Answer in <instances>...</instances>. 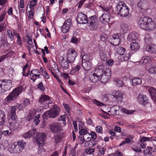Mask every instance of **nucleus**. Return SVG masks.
I'll list each match as a JSON object with an SVG mask.
<instances>
[{
	"label": "nucleus",
	"instance_id": "nucleus-1",
	"mask_svg": "<svg viewBox=\"0 0 156 156\" xmlns=\"http://www.w3.org/2000/svg\"><path fill=\"white\" fill-rule=\"evenodd\" d=\"M117 14L121 17H124L129 14V8L123 1H120L116 6Z\"/></svg>",
	"mask_w": 156,
	"mask_h": 156
},
{
	"label": "nucleus",
	"instance_id": "nucleus-2",
	"mask_svg": "<svg viewBox=\"0 0 156 156\" xmlns=\"http://www.w3.org/2000/svg\"><path fill=\"white\" fill-rule=\"evenodd\" d=\"M23 89L24 88L22 86L15 88L7 96L5 100L8 102L15 100Z\"/></svg>",
	"mask_w": 156,
	"mask_h": 156
},
{
	"label": "nucleus",
	"instance_id": "nucleus-3",
	"mask_svg": "<svg viewBox=\"0 0 156 156\" xmlns=\"http://www.w3.org/2000/svg\"><path fill=\"white\" fill-rule=\"evenodd\" d=\"M12 85V82L10 80H7L6 82L5 80H0V93H4L10 90Z\"/></svg>",
	"mask_w": 156,
	"mask_h": 156
},
{
	"label": "nucleus",
	"instance_id": "nucleus-4",
	"mask_svg": "<svg viewBox=\"0 0 156 156\" xmlns=\"http://www.w3.org/2000/svg\"><path fill=\"white\" fill-rule=\"evenodd\" d=\"M60 109L58 107L55 105L52 109L46 112L45 115L46 116L48 115L50 118H55L58 115Z\"/></svg>",
	"mask_w": 156,
	"mask_h": 156
},
{
	"label": "nucleus",
	"instance_id": "nucleus-5",
	"mask_svg": "<svg viewBox=\"0 0 156 156\" xmlns=\"http://www.w3.org/2000/svg\"><path fill=\"white\" fill-rule=\"evenodd\" d=\"M25 106L23 104L18 105L16 106H12L11 114V116L12 119L15 122V120L17 118V116L16 114V111L17 109L18 108L19 110H20L24 108Z\"/></svg>",
	"mask_w": 156,
	"mask_h": 156
},
{
	"label": "nucleus",
	"instance_id": "nucleus-6",
	"mask_svg": "<svg viewBox=\"0 0 156 156\" xmlns=\"http://www.w3.org/2000/svg\"><path fill=\"white\" fill-rule=\"evenodd\" d=\"M46 136L44 133H37L36 136L35 138V140L37 143L39 147L40 148V146L41 145L42 146H43L44 143L43 142L45 140Z\"/></svg>",
	"mask_w": 156,
	"mask_h": 156
},
{
	"label": "nucleus",
	"instance_id": "nucleus-7",
	"mask_svg": "<svg viewBox=\"0 0 156 156\" xmlns=\"http://www.w3.org/2000/svg\"><path fill=\"white\" fill-rule=\"evenodd\" d=\"M49 127L52 133L56 134L61 131V124L60 123L53 122L49 125Z\"/></svg>",
	"mask_w": 156,
	"mask_h": 156
},
{
	"label": "nucleus",
	"instance_id": "nucleus-8",
	"mask_svg": "<svg viewBox=\"0 0 156 156\" xmlns=\"http://www.w3.org/2000/svg\"><path fill=\"white\" fill-rule=\"evenodd\" d=\"M88 22H89L88 26L92 30H96L98 27V20L95 16H93L90 17Z\"/></svg>",
	"mask_w": 156,
	"mask_h": 156
},
{
	"label": "nucleus",
	"instance_id": "nucleus-9",
	"mask_svg": "<svg viewBox=\"0 0 156 156\" xmlns=\"http://www.w3.org/2000/svg\"><path fill=\"white\" fill-rule=\"evenodd\" d=\"M77 55V52L74 49H70L67 54V60L69 63H72L74 61Z\"/></svg>",
	"mask_w": 156,
	"mask_h": 156
},
{
	"label": "nucleus",
	"instance_id": "nucleus-10",
	"mask_svg": "<svg viewBox=\"0 0 156 156\" xmlns=\"http://www.w3.org/2000/svg\"><path fill=\"white\" fill-rule=\"evenodd\" d=\"M76 20L79 24H86L88 22L87 16L82 12H79L76 17Z\"/></svg>",
	"mask_w": 156,
	"mask_h": 156
},
{
	"label": "nucleus",
	"instance_id": "nucleus-11",
	"mask_svg": "<svg viewBox=\"0 0 156 156\" xmlns=\"http://www.w3.org/2000/svg\"><path fill=\"white\" fill-rule=\"evenodd\" d=\"M113 99L117 103H120L123 98V94L119 90L115 91L112 93Z\"/></svg>",
	"mask_w": 156,
	"mask_h": 156
},
{
	"label": "nucleus",
	"instance_id": "nucleus-12",
	"mask_svg": "<svg viewBox=\"0 0 156 156\" xmlns=\"http://www.w3.org/2000/svg\"><path fill=\"white\" fill-rule=\"evenodd\" d=\"M150 18L144 16H143L139 19L138 22L139 27L142 29H145V26L147 23H148V20Z\"/></svg>",
	"mask_w": 156,
	"mask_h": 156
},
{
	"label": "nucleus",
	"instance_id": "nucleus-13",
	"mask_svg": "<svg viewBox=\"0 0 156 156\" xmlns=\"http://www.w3.org/2000/svg\"><path fill=\"white\" fill-rule=\"evenodd\" d=\"M71 23L70 19H68L65 21L61 27L62 31L63 33H66L69 31Z\"/></svg>",
	"mask_w": 156,
	"mask_h": 156
},
{
	"label": "nucleus",
	"instance_id": "nucleus-14",
	"mask_svg": "<svg viewBox=\"0 0 156 156\" xmlns=\"http://www.w3.org/2000/svg\"><path fill=\"white\" fill-rule=\"evenodd\" d=\"M8 151L11 153L16 154L20 153L22 151L20 147L16 143L12 144L11 146L8 148Z\"/></svg>",
	"mask_w": 156,
	"mask_h": 156
},
{
	"label": "nucleus",
	"instance_id": "nucleus-15",
	"mask_svg": "<svg viewBox=\"0 0 156 156\" xmlns=\"http://www.w3.org/2000/svg\"><path fill=\"white\" fill-rule=\"evenodd\" d=\"M145 27V29H144V30L147 31L154 30L155 28V24L150 18V19L149 20L148 23H147Z\"/></svg>",
	"mask_w": 156,
	"mask_h": 156
},
{
	"label": "nucleus",
	"instance_id": "nucleus-16",
	"mask_svg": "<svg viewBox=\"0 0 156 156\" xmlns=\"http://www.w3.org/2000/svg\"><path fill=\"white\" fill-rule=\"evenodd\" d=\"M137 99L140 104L144 106L148 103V99L146 95H140L138 97Z\"/></svg>",
	"mask_w": 156,
	"mask_h": 156
},
{
	"label": "nucleus",
	"instance_id": "nucleus-17",
	"mask_svg": "<svg viewBox=\"0 0 156 156\" xmlns=\"http://www.w3.org/2000/svg\"><path fill=\"white\" fill-rule=\"evenodd\" d=\"M119 35L118 34H114L111 37L110 39L113 43V44L116 45L119 44L120 42Z\"/></svg>",
	"mask_w": 156,
	"mask_h": 156
},
{
	"label": "nucleus",
	"instance_id": "nucleus-18",
	"mask_svg": "<svg viewBox=\"0 0 156 156\" xmlns=\"http://www.w3.org/2000/svg\"><path fill=\"white\" fill-rule=\"evenodd\" d=\"M105 69L104 65H100L95 69L94 70V73L95 74H96V75L100 77L101 75L103 73Z\"/></svg>",
	"mask_w": 156,
	"mask_h": 156
},
{
	"label": "nucleus",
	"instance_id": "nucleus-19",
	"mask_svg": "<svg viewBox=\"0 0 156 156\" xmlns=\"http://www.w3.org/2000/svg\"><path fill=\"white\" fill-rule=\"evenodd\" d=\"M138 7L141 9H147L148 8V3L147 0H140L138 3Z\"/></svg>",
	"mask_w": 156,
	"mask_h": 156
},
{
	"label": "nucleus",
	"instance_id": "nucleus-20",
	"mask_svg": "<svg viewBox=\"0 0 156 156\" xmlns=\"http://www.w3.org/2000/svg\"><path fill=\"white\" fill-rule=\"evenodd\" d=\"M138 34L135 32L130 33L127 37L128 41L130 42L136 41L138 37Z\"/></svg>",
	"mask_w": 156,
	"mask_h": 156
},
{
	"label": "nucleus",
	"instance_id": "nucleus-21",
	"mask_svg": "<svg viewBox=\"0 0 156 156\" xmlns=\"http://www.w3.org/2000/svg\"><path fill=\"white\" fill-rule=\"evenodd\" d=\"M110 13H104L100 17V20L102 22H105V23H108L110 21Z\"/></svg>",
	"mask_w": 156,
	"mask_h": 156
},
{
	"label": "nucleus",
	"instance_id": "nucleus-22",
	"mask_svg": "<svg viewBox=\"0 0 156 156\" xmlns=\"http://www.w3.org/2000/svg\"><path fill=\"white\" fill-rule=\"evenodd\" d=\"M148 91L152 99L156 101V90L154 87H150L148 89Z\"/></svg>",
	"mask_w": 156,
	"mask_h": 156
},
{
	"label": "nucleus",
	"instance_id": "nucleus-23",
	"mask_svg": "<svg viewBox=\"0 0 156 156\" xmlns=\"http://www.w3.org/2000/svg\"><path fill=\"white\" fill-rule=\"evenodd\" d=\"M146 51L154 54H156V45L152 44L151 46H147L146 48Z\"/></svg>",
	"mask_w": 156,
	"mask_h": 156
},
{
	"label": "nucleus",
	"instance_id": "nucleus-24",
	"mask_svg": "<svg viewBox=\"0 0 156 156\" xmlns=\"http://www.w3.org/2000/svg\"><path fill=\"white\" fill-rule=\"evenodd\" d=\"M100 78V77L96 75V74H95L94 73L90 74L89 76V79L92 83L96 82Z\"/></svg>",
	"mask_w": 156,
	"mask_h": 156
},
{
	"label": "nucleus",
	"instance_id": "nucleus-25",
	"mask_svg": "<svg viewBox=\"0 0 156 156\" xmlns=\"http://www.w3.org/2000/svg\"><path fill=\"white\" fill-rule=\"evenodd\" d=\"M83 138L85 139L86 141L87 142H89L88 144H90V143H92V146H94L96 144L94 140H93V142L92 141H90V140L91 139V137H90V135L88 133L85 134V135L83 136Z\"/></svg>",
	"mask_w": 156,
	"mask_h": 156
},
{
	"label": "nucleus",
	"instance_id": "nucleus-26",
	"mask_svg": "<svg viewBox=\"0 0 156 156\" xmlns=\"http://www.w3.org/2000/svg\"><path fill=\"white\" fill-rule=\"evenodd\" d=\"M142 80L140 78H135L131 80L133 86H136L142 83Z\"/></svg>",
	"mask_w": 156,
	"mask_h": 156
},
{
	"label": "nucleus",
	"instance_id": "nucleus-27",
	"mask_svg": "<svg viewBox=\"0 0 156 156\" xmlns=\"http://www.w3.org/2000/svg\"><path fill=\"white\" fill-rule=\"evenodd\" d=\"M5 119V112L0 110V126L4 124Z\"/></svg>",
	"mask_w": 156,
	"mask_h": 156
},
{
	"label": "nucleus",
	"instance_id": "nucleus-28",
	"mask_svg": "<svg viewBox=\"0 0 156 156\" xmlns=\"http://www.w3.org/2000/svg\"><path fill=\"white\" fill-rule=\"evenodd\" d=\"M121 30L123 33H126L129 30V27L128 25L124 23H122L120 25Z\"/></svg>",
	"mask_w": 156,
	"mask_h": 156
},
{
	"label": "nucleus",
	"instance_id": "nucleus-29",
	"mask_svg": "<svg viewBox=\"0 0 156 156\" xmlns=\"http://www.w3.org/2000/svg\"><path fill=\"white\" fill-rule=\"evenodd\" d=\"M82 66L85 70H88L91 68V62H83Z\"/></svg>",
	"mask_w": 156,
	"mask_h": 156
},
{
	"label": "nucleus",
	"instance_id": "nucleus-30",
	"mask_svg": "<svg viewBox=\"0 0 156 156\" xmlns=\"http://www.w3.org/2000/svg\"><path fill=\"white\" fill-rule=\"evenodd\" d=\"M110 78V77H108L106 75L104 74L103 73L100 78V81L102 83H105L108 81Z\"/></svg>",
	"mask_w": 156,
	"mask_h": 156
},
{
	"label": "nucleus",
	"instance_id": "nucleus-31",
	"mask_svg": "<svg viewBox=\"0 0 156 156\" xmlns=\"http://www.w3.org/2000/svg\"><path fill=\"white\" fill-rule=\"evenodd\" d=\"M110 78V77H108L106 75L104 74L103 73L100 78V81L102 83H105L108 81Z\"/></svg>",
	"mask_w": 156,
	"mask_h": 156
},
{
	"label": "nucleus",
	"instance_id": "nucleus-32",
	"mask_svg": "<svg viewBox=\"0 0 156 156\" xmlns=\"http://www.w3.org/2000/svg\"><path fill=\"white\" fill-rule=\"evenodd\" d=\"M114 84H116L118 87H120L123 86L124 83L122 81L119 80L118 78H115L114 79Z\"/></svg>",
	"mask_w": 156,
	"mask_h": 156
},
{
	"label": "nucleus",
	"instance_id": "nucleus-33",
	"mask_svg": "<svg viewBox=\"0 0 156 156\" xmlns=\"http://www.w3.org/2000/svg\"><path fill=\"white\" fill-rule=\"evenodd\" d=\"M140 48V46L136 42H133L130 44V48L132 50H137Z\"/></svg>",
	"mask_w": 156,
	"mask_h": 156
},
{
	"label": "nucleus",
	"instance_id": "nucleus-34",
	"mask_svg": "<svg viewBox=\"0 0 156 156\" xmlns=\"http://www.w3.org/2000/svg\"><path fill=\"white\" fill-rule=\"evenodd\" d=\"M62 135L60 134H56L53 137L55 142L56 143L61 142L62 140Z\"/></svg>",
	"mask_w": 156,
	"mask_h": 156
},
{
	"label": "nucleus",
	"instance_id": "nucleus-35",
	"mask_svg": "<svg viewBox=\"0 0 156 156\" xmlns=\"http://www.w3.org/2000/svg\"><path fill=\"white\" fill-rule=\"evenodd\" d=\"M81 66L80 65H77L76 66H74L71 70L70 72V74H73L76 73L77 71H78L80 69Z\"/></svg>",
	"mask_w": 156,
	"mask_h": 156
},
{
	"label": "nucleus",
	"instance_id": "nucleus-36",
	"mask_svg": "<svg viewBox=\"0 0 156 156\" xmlns=\"http://www.w3.org/2000/svg\"><path fill=\"white\" fill-rule=\"evenodd\" d=\"M7 34L8 37L10 38L12 43H14V36L12 32L10 30H8L7 31Z\"/></svg>",
	"mask_w": 156,
	"mask_h": 156
},
{
	"label": "nucleus",
	"instance_id": "nucleus-37",
	"mask_svg": "<svg viewBox=\"0 0 156 156\" xmlns=\"http://www.w3.org/2000/svg\"><path fill=\"white\" fill-rule=\"evenodd\" d=\"M49 99V97L46 95H43L42 96L39 100V101L40 103H42L43 102Z\"/></svg>",
	"mask_w": 156,
	"mask_h": 156
},
{
	"label": "nucleus",
	"instance_id": "nucleus-38",
	"mask_svg": "<svg viewBox=\"0 0 156 156\" xmlns=\"http://www.w3.org/2000/svg\"><path fill=\"white\" fill-rule=\"evenodd\" d=\"M125 50L126 49L125 48L120 47H119L117 49L116 52L118 54L122 55H124Z\"/></svg>",
	"mask_w": 156,
	"mask_h": 156
},
{
	"label": "nucleus",
	"instance_id": "nucleus-39",
	"mask_svg": "<svg viewBox=\"0 0 156 156\" xmlns=\"http://www.w3.org/2000/svg\"><path fill=\"white\" fill-rule=\"evenodd\" d=\"M82 62L83 61L85 62H91L92 60L90 58V57L87 55H84L82 57Z\"/></svg>",
	"mask_w": 156,
	"mask_h": 156
},
{
	"label": "nucleus",
	"instance_id": "nucleus-40",
	"mask_svg": "<svg viewBox=\"0 0 156 156\" xmlns=\"http://www.w3.org/2000/svg\"><path fill=\"white\" fill-rule=\"evenodd\" d=\"M16 144L17 145L19 146V147H20V149L22 151L24 148V146L26 145V143L23 141V140H21L17 142Z\"/></svg>",
	"mask_w": 156,
	"mask_h": 156
},
{
	"label": "nucleus",
	"instance_id": "nucleus-41",
	"mask_svg": "<svg viewBox=\"0 0 156 156\" xmlns=\"http://www.w3.org/2000/svg\"><path fill=\"white\" fill-rule=\"evenodd\" d=\"M69 63L67 60L66 61L62 63V64H61V65L62 68L65 70H66L68 69L69 66Z\"/></svg>",
	"mask_w": 156,
	"mask_h": 156
},
{
	"label": "nucleus",
	"instance_id": "nucleus-42",
	"mask_svg": "<svg viewBox=\"0 0 156 156\" xmlns=\"http://www.w3.org/2000/svg\"><path fill=\"white\" fill-rule=\"evenodd\" d=\"M149 57L147 56H146L143 58L142 60L140 61V62L143 64L146 65L149 62Z\"/></svg>",
	"mask_w": 156,
	"mask_h": 156
},
{
	"label": "nucleus",
	"instance_id": "nucleus-43",
	"mask_svg": "<svg viewBox=\"0 0 156 156\" xmlns=\"http://www.w3.org/2000/svg\"><path fill=\"white\" fill-rule=\"evenodd\" d=\"M100 55L102 61H105L107 60V58L106 57V54L105 52L101 51L100 52Z\"/></svg>",
	"mask_w": 156,
	"mask_h": 156
},
{
	"label": "nucleus",
	"instance_id": "nucleus-44",
	"mask_svg": "<svg viewBox=\"0 0 156 156\" xmlns=\"http://www.w3.org/2000/svg\"><path fill=\"white\" fill-rule=\"evenodd\" d=\"M130 57V54L129 53L128 54H126L122 56L121 57V59L122 61H127L129 59Z\"/></svg>",
	"mask_w": 156,
	"mask_h": 156
},
{
	"label": "nucleus",
	"instance_id": "nucleus-45",
	"mask_svg": "<svg viewBox=\"0 0 156 156\" xmlns=\"http://www.w3.org/2000/svg\"><path fill=\"white\" fill-rule=\"evenodd\" d=\"M103 74L106 75L108 77H110L111 76V70L110 69H106L104 70Z\"/></svg>",
	"mask_w": 156,
	"mask_h": 156
},
{
	"label": "nucleus",
	"instance_id": "nucleus-46",
	"mask_svg": "<svg viewBox=\"0 0 156 156\" xmlns=\"http://www.w3.org/2000/svg\"><path fill=\"white\" fill-rule=\"evenodd\" d=\"M103 74L106 75L108 77H110L111 76V70L110 69H106L104 70Z\"/></svg>",
	"mask_w": 156,
	"mask_h": 156
},
{
	"label": "nucleus",
	"instance_id": "nucleus-47",
	"mask_svg": "<svg viewBox=\"0 0 156 156\" xmlns=\"http://www.w3.org/2000/svg\"><path fill=\"white\" fill-rule=\"evenodd\" d=\"M40 118V115H38L36 116L34 119V122L35 123L36 125H37L40 122L39 118Z\"/></svg>",
	"mask_w": 156,
	"mask_h": 156
},
{
	"label": "nucleus",
	"instance_id": "nucleus-48",
	"mask_svg": "<svg viewBox=\"0 0 156 156\" xmlns=\"http://www.w3.org/2000/svg\"><path fill=\"white\" fill-rule=\"evenodd\" d=\"M34 10L33 9V10L31 9L30 11H28L29 13H27V16L28 18H33L34 16Z\"/></svg>",
	"mask_w": 156,
	"mask_h": 156
},
{
	"label": "nucleus",
	"instance_id": "nucleus-49",
	"mask_svg": "<svg viewBox=\"0 0 156 156\" xmlns=\"http://www.w3.org/2000/svg\"><path fill=\"white\" fill-rule=\"evenodd\" d=\"M37 87L38 89L43 91H44L45 90V88L43 86L41 82H40V83L38 84Z\"/></svg>",
	"mask_w": 156,
	"mask_h": 156
},
{
	"label": "nucleus",
	"instance_id": "nucleus-50",
	"mask_svg": "<svg viewBox=\"0 0 156 156\" xmlns=\"http://www.w3.org/2000/svg\"><path fill=\"white\" fill-rule=\"evenodd\" d=\"M94 148L86 149L85 151V152L88 154H92L94 153Z\"/></svg>",
	"mask_w": 156,
	"mask_h": 156
},
{
	"label": "nucleus",
	"instance_id": "nucleus-51",
	"mask_svg": "<svg viewBox=\"0 0 156 156\" xmlns=\"http://www.w3.org/2000/svg\"><path fill=\"white\" fill-rule=\"evenodd\" d=\"M132 148L135 151L139 152H141V150L140 148L138 146H133L132 147Z\"/></svg>",
	"mask_w": 156,
	"mask_h": 156
},
{
	"label": "nucleus",
	"instance_id": "nucleus-52",
	"mask_svg": "<svg viewBox=\"0 0 156 156\" xmlns=\"http://www.w3.org/2000/svg\"><path fill=\"white\" fill-rule=\"evenodd\" d=\"M88 132L85 129H81V130L79 131V134L80 135L82 136L85 135V134L87 133Z\"/></svg>",
	"mask_w": 156,
	"mask_h": 156
},
{
	"label": "nucleus",
	"instance_id": "nucleus-53",
	"mask_svg": "<svg viewBox=\"0 0 156 156\" xmlns=\"http://www.w3.org/2000/svg\"><path fill=\"white\" fill-rule=\"evenodd\" d=\"M1 135L2 134L3 135L5 136L7 135H9L11 134V132L9 131V130H4L3 131H1Z\"/></svg>",
	"mask_w": 156,
	"mask_h": 156
},
{
	"label": "nucleus",
	"instance_id": "nucleus-54",
	"mask_svg": "<svg viewBox=\"0 0 156 156\" xmlns=\"http://www.w3.org/2000/svg\"><path fill=\"white\" fill-rule=\"evenodd\" d=\"M30 131H28V132H26L25 133L23 134L22 135V136H23V137H24L25 138H28L29 137H31V135H30Z\"/></svg>",
	"mask_w": 156,
	"mask_h": 156
},
{
	"label": "nucleus",
	"instance_id": "nucleus-55",
	"mask_svg": "<svg viewBox=\"0 0 156 156\" xmlns=\"http://www.w3.org/2000/svg\"><path fill=\"white\" fill-rule=\"evenodd\" d=\"M100 7H101L104 11H105L106 13H109L110 12V10L107 8L102 5H100Z\"/></svg>",
	"mask_w": 156,
	"mask_h": 156
},
{
	"label": "nucleus",
	"instance_id": "nucleus-56",
	"mask_svg": "<svg viewBox=\"0 0 156 156\" xmlns=\"http://www.w3.org/2000/svg\"><path fill=\"white\" fill-rule=\"evenodd\" d=\"M5 26V24L4 23L0 24V32L4 30Z\"/></svg>",
	"mask_w": 156,
	"mask_h": 156
},
{
	"label": "nucleus",
	"instance_id": "nucleus-57",
	"mask_svg": "<svg viewBox=\"0 0 156 156\" xmlns=\"http://www.w3.org/2000/svg\"><path fill=\"white\" fill-rule=\"evenodd\" d=\"M94 104H96L98 106H102L104 105V104L101 102H99L96 100H95L94 101Z\"/></svg>",
	"mask_w": 156,
	"mask_h": 156
},
{
	"label": "nucleus",
	"instance_id": "nucleus-58",
	"mask_svg": "<svg viewBox=\"0 0 156 156\" xmlns=\"http://www.w3.org/2000/svg\"><path fill=\"white\" fill-rule=\"evenodd\" d=\"M29 131H30V135L31 134V137H32L34 135L36 134V129H33L32 130H30Z\"/></svg>",
	"mask_w": 156,
	"mask_h": 156
},
{
	"label": "nucleus",
	"instance_id": "nucleus-59",
	"mask_svg": "<svg viewBox=\"0 0 156 156\" xmlns=\"http://www.w3.org/2000/svg\"><path fill=\"white\" fill-rule=\"evenodd\" d=\"M34 114H31L30 113L29 115L27 117V119L28 121H30L32 120V119L34 118Z\"/></svg>",
	"mask_w": 156,
	"mask_h": 156
},
{
	"label": "nucleus",
	"instance_id": "nucleus-60",
	"mask_svg": "<svg viewBox=\"0 0 156 156\" xmlns=\"http://www.w3.org/2000/svg\"><path fill=\"white\" fill-rule=\"evenodd\" d=\"M90 137L94 140H95L97 137V135L95 132H92L91 133Z\"/></svg>",
	"mask_w": 156,
	"mask_h": 156
},
{
	"label": "nucleus",
	"instance_id": "nucleus-61",
	"mask_svg": "<svg viewBox=\"0 0 156 156\" xmlns=\"http://www.w3.org/2000/svg\"><path fill=\"white\" fill-rule=\"evenodd\" d=\"M37 1L36 0H32L30 2V6L34 7L36 5Z\"/></svg>",
	"mask_w": 156,
	"mask_h": 156
},
{
	"label": "nucleus",
	"instance_id": "nucleus-62",
	"mask_svg": "<svg viewBox=\"0 0 156 156\" xmlns=\"http://www.w3.org/2000/svg\"><path fill=\"white\" fill-rule=\"evenodd\" d=\"M148 72L151 73H155V68L154 66H153L150 68L149 69Z\"/></svg>",
	"mask_w": 156,
	"mask_h": 156
},
{
	"label": "nucleus",
	"instance_id": "nucleus-63",
	"mask_svg": "<svg viewBox=\"0 0 156 156\" xmlns=\"http://www.w3.org/2000/svg\"><path fill=\"white\" fill-rule=\"evenodd\" d=\"M102 99L103 101H108V98L107 95L106 94H103L102 96Z\"/></svg>",
	"mask_w": 156,
	"mask_h": 156
},
{
	"label": "nucleus",
	"instance_id": "nucleus-64",
	"mask_svg": "<svg viewBox=\"0 0 156 156\" xmlns=\"http://www.w3.org/2000/svg\"><path fill=\"white\" fill-rule=\"evenodd\" d=\"M96 130L98 133H100L102 130V127L100 126H98L96 127Z\"/></svg>",
	"mask_w": 156,
	"mask_h": 156
}]
</instances>
